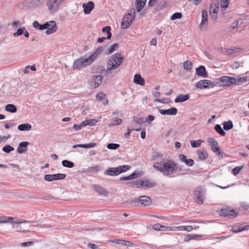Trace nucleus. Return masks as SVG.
I'll use <instances>...</instances> for the list:
<instances>
[{"label":"nucleus","mask_w":249,"mask_h":249,"mask_svg":"<svg viewBox=\"0 0 249 249\" xmlns=\"http://www.w3.org/2000/svg\"><path fill=\"white\" fill-rule=\"evenodd\" d=\"M208 22V14L207 12L205 10L202 11V20L200 24L199 27L200 28H202L203 26H206Z\"/></svg>","instance_id":"obj_23"},{"label":"nucleus","mask_w":249,"mask_h":249,"mask_svg":"<svg viewBox=\"0 0 249 249\" xmlns=\"http://www.w3.org/2000/svg\"><path fill=\"white\" fill-rule=\"evenodd\" d=\"M183 163L188 166H192L194 164V161L192 159H186Z\"/></svg>","instance_id":"obj_59"},{"label":"nucleus","mask_w":249,"mask_h":249,"mask_svg":"<svg viewBox=\"0 0 249 249\" xmlns=\"http://www.w3.org/2000/svg\"><path fill=\"white\" fill-rule=\"evenodd\" d=\"M119 47V45L117 43H114L112 45L108 50L107 53L110 54L115 51Z\"/></svg>","instance_id":"obj_54"},{"label":"nucleus","mask_w":249,"mask_h":249,"mask_svg":"<svg viewBox=\"0 0 249 249\" xmlns=\"http://www.w3.org/2000/svg\"><path fill=\"white\" fill-rule=\"evenodd\" d=\"M114 122L109 124V126L118 125L121 124L122 121L120 118H113Z\"/></svg>","instance_id":"obj_51"},{"label":"nucleus","mask_w":249,"mask_h":249,"mask_svg":"<svg viewBox=\"0 0 249 249\" xmlns=\"http://www.w3.org/2000/svg\"><path fill=\"white\" fill-rule=\"evenodd\" d=\"M94 7V3L92 1H89L83 4L85 14H89Z\"/></svg>","instance_id":"obj_19"},{"label":"nucleus","mask_w":249,"mask_h":249,"mask_svg":"<svg viewBox=\"0 0 249 249\" xmlns=\"http://www.w3.org/2000/svg\"><path fill=\"white\" fill-rule=\"evenodd\" d=\"M215 130L220 135L222 136H224L226 135V133L224 131V130L222 128L221 126L219 124H217L214 126V127Z\"/></svg>","instance_id":"obj_39"},{"label":"nucleus","mask_w":249,"mask_h":249,"mask_svg":"<svg viewBox=\"0 0 249 249\" xmlns=\"http://www.w3.org/2000/svg\"><path fill=\"white\" fill-rule=\"evenodd\" d=\"M25 27L23 26L21 28H18L17 32L13 33V36L14 37H18L23 34L24 31L25 30Z\"/></svg>","instance_id":"obj_46"},{"label":"nucleus","mask_w":249,"mask_h":249,"mask_svg":"<svg viewBox=\"0 0 249 249\" xmlns=\"http://www.w3.org/2000/svg\"><path fill=\"white\" fill-rule=\"evenodd\" d=\"M92 62L91 56L86 54L76 59L74 61L73 69L74 70H79L90 65Z\"/></svg>","instance_id":"obj_3"},{"label":"nucleus","mask_w":249,"mask_h":249,"mask_svg":"<svg viewBox=\"0 0 249 249\" xmlns=\"http://www.w3.org/2000/svg\"><path fill=\"white\" fill-rule=\"evenodd\" d=\"M14 148L8 144L5 145L2 148V151L6 153H9L11 151H14Z\"/></svg>","instance_id":"obj_48"},{"label":"nucleus","mask_w":249,"mask_h":249,"mask_svg":"<svg viewBox=\"0 0 249 249\" xmlns=\"http://www.w3.org/2000/svg\"><path fill=\"white\" fill-rule=\"evenodd\" d=\"M190 98V95L188 94H180L175 98V103H180L183 102L187 100H188Z\"/></svg>","instance_id":"obj_26"},{"label":"nucleus","mask_w":249,"mask_h":249,"mask_svg":"<svg viewBox=\"0 0 249 249\" xmlns=\"http://www.w3.org/2000/svg\"><path fill=\"white\" fill-rule=\"evenodd\" d=\"M194 196L196 197V201L198 204H202L203 203L204 197L201 187H197L194 190Z\"/></svg>","instance_id":"obj_14"},{"label":"nucleus","mask_w":249,"mask_h":249,"mask_svg":"<svg viewBox=\"0 0 249 249\" xmlns=\"http://www.w3.org/2000/svg\"><path fill=\"white\" fill-rule=\"evenodd\" d=\"M94 190L98 193V194L103 196H107L108 195L107 192L102 187L98 186L96 185H93Z\"/></svg>","instance_id":"obj_28"},{"label":"nucleus","mask_w":249,"mask_h":249,"mask_svg":"<svg viewBox=\"0 0 249 249\" xmlns=\"http://www.w3.org/2000/svg\"><path fill=\"white\" fill-rule=\"evenodd\" d=\"M162 159V161L157 162L153 165L154 169L162 173L164 176H169L176 173V162L173 160H167L165 161Z\"/></svg>","instance_id":"obj_1"},{"label":"nucleus","mask_w":249,"mask_h":249,"mask_svg":"<svg viewBox=\"0 0 249 249\" xmlns=\"http://www.w3.org/2000/svg\"><path fill=\"white\" fill-rule=\"evenodd\" d=\"M96 98L97 100L100 101H102L103 102V104L104 105H107L108 104V100L107 99H106V95L101 92H99V93H98L97 95H96Z\"/></svg>","instance_id":"obj_29"},{"label":"nucleus","mask_w":249,"mask_h":249,"mask_svg":"<svg viewBox=\"0 0 249 249\" xmlns=\"http://www.w3.org/2000/svg\"><path fill=\"white\" fill-rule=\"evenodd\" d=\"M104 174L110 176H116L120 174L117 167H109L106 170Z\"/></svg>","instance_id":"obj_21"},{"label":"nucleus","mask_w":249,"mask_h":249,"mask_svg":"<svg viewBox=\"0 0 249 249\" xmlns=\"http://www.w3.org/2000/svg\"><path fill=\"white\" fill-rule=\"evenodd\" d=\"M230 0H221V6L223 8L228 7Z\"/></svg>","instance_id":"obj_60"},{"label":"nucleus","mask_w":249,"mask_h":249,"mask_svg":"<svg viewBox=\"0 0 249 249\" xmlns=\"http://www.w3.org/2000/svg\"><path fill=\"white\" fill-rule=\"evenodd\" d=\"M29 144V142H21L18 147L17 152L19 154H21L26 152L27 150V147Z\"/></svg>","instance_id":"obj_20"},{"label":"nucleus","mask_w":249,"mask_h":249,"mask_svg":"<svg viewBox=\"0 0 249 249\" xmlns=\"http://www.w3.org/2000/svg\"><path fill=\"white\" fill-rule=\"evenodd\" d=\"M174 231H191L193 230V228L191 226H181L176 227Z\"/></svg>","instance_id":"obj_34"},{"label":"nucleus","mask_w":249,"mask_h":249,"mask_svg":"<svg viewBox=\"0 0 249 249\" xmlns=\"http://www.w3.org/2000/svg\"><path fill=\"white\" fill-rule=\"evenodd\" d=\"M161 228H164V225L159 223L155 224L153 226V228L156 231H161Z\"/></svg>","instance_id":"obj_61"},{"label":"nucleus","mask_w":249,"mask_h":249,"mask_svg":"<svg viewBox=\"0 0 249 249\" xmlns=\"http://www.w3.org/2000/svg\"><path fill=\"white\" fill-rule=\"evenodd\" d=\"M154 101L162 104H168L170 102V100L167 98H164L162 99H155Z\"/></svg>","instance_id":"obj_55"},{"label":"nucleus","mask_w":249,"mask_h":249,"mask_svg":"<svg viewBox=\"0 0 249 249\" xmlns=\"http://www.w3.org/2000/svg\"><path fill=\"white\" fill-rule=\"evenodd\" d=\"M238 214V212L235 210L230 208H223L221 210L220 215L221 216L227 217L229 218H234Z\"/></svg>","instance_id":"obj_9"},{"label":"nucleus","mask_w":249,"mask_h":249,"mask_svg":"<svg viewBox=\"0 0 249 249\" xmlns=\"http://www.w3.org/2000/svg\"><path fill=\"white\" fill-rule=\"evenodd\" d=\"M117 168L119 169V172L120 174L122 173L126 172V171L128 170L130 168V166L127 165H123L117 167Z\"/></svg>","instance_id":"obj_45"},{"label":"nucleus","mask_w":249,"mask_h":249,"mask_svg":"<svg viewBox=\"0 0 249 249\" xmlns=\"http://www.w3.org/2000/svg\"><path fill=\"white\" fill-rule=\"evenodd\" d=\"M202 142H203V141L201 140L197 141L192 140L190 142V143L192 147L195 148L199 147Z\"/></svg>","instance_id":"obj_42"},{"label":"nucleus","mask_w":249,"mask_h":249,"mask_svg":"<svg viewBox=\"0 0 249 249\" xmlns=\"http://www.w3.org/2000/svg\"><path fill=\"white\" fill-rule=\"evenodd\" d=\"M103 51V48L102 47H99L96 49V50L94 51L93 52L91 53L90 55H89V56H91V60L93 62L95 58L97 57V56L100 54Z\"/></svg>","instance_id":"obj_32"},{"label":"nucleus","mask_w":249,"mask_h":249,"mask_svg":"<svg viewBox=\"0 0 249 249\" xmlns=\"http://www.w3.org/2000/svg\"><path fill=\"white\" fill-rule=\"evenodd\" d=\"M183 68L187 71H190L192 68V63L189 61H186L183 64Z\"/></svg>","instance_id":"obj_49"},{"label":"nucleus","mask_w":249,"mask_h":249,"mask_svg":"<svg viewBox=\"0 0 249 249\" xmlns=\"http://www.w3.org/2000/svg\"><path fill=\"white\" fill-rule=\"evenodd\" d=\"M102 82V77L100 75H93L90 77L89 81V88L98 87Z\"/></svg>","instance_id":"obj_10"},{"label":"nucleus","mask_w":249,"mask_h":249,"mask_svg":"<svg viewBox=\"0 0 249 249\" xmlns=\"http://www.w3.org/2000/svg\"><path fill=\"white\" fill-rule=\"evenodd\" d=\"M197 154L198 158L200 160H205L208 158V156L207 152L204 150H198L197 152Z\"/></svg>","instance_id":"obj_33"},{"label":"nucleus","mask_w":249,"mask_h":249,"mask_svg":"<svg viewBox=\"0 0 249 249\" xmlns=\"http://www.w3.org/2000/svg\"><path fill=\"white\" fill-rule=\"evenodd\" d=\"M45 0H32L31 4L33 7H39L43 5Z\"/></svg>","instance_id":"obj_35"},{"label":"nucleus","mask_w":249,"mask_h":249,"mask_svg":"<svg viewBox=\"0 0 249 249\" xmlns=\"http://www.w3.org/2000/svg\"><path fill=\"white\" fill-rule=\"evenodd\" d=\"M142 176V174L139 171H134L131 175L123 177L120 178V180H129L138 178Z\"/></svg>","instance_id":"obj_18"},{"label":"nucleus","mask_w":249,"mask_h":249,"mask_svg":"<svg viewBox=\"0 0 249 249\" xmlns=\"http://www.w3.org/2000/svg\"><path fill=\"white\" fill-rule=\"evenodd\" d=\"M64 0H47V6L49 12L51 14L56 13Z\"/></svg>","instance_id":"obj_6"},{"label":"nucleus","mask_w":249,"mask_h":249,"mask_svg":"<svg viewBox=\"0 0 249 249\" xmlns=\"http://www.w3.org/2000/svg\"><path fill=\"white\" fill-rule=\"evenodd\" d=\"M31 222L22 219L14 220V218L10 216H0V223H10L12 224L30 223Z\"/></svg>","instance_id":"obj_8"},{"label":"nucleus","mask_w":249,"mask_h":249,"mask_svg":"<svg viewBox=\"0 0 249 249\" xmlns=\"http://www.w3.org/2000/svg\"><path fill=\"white\" fill-rule=\"evenodd\" d=\"M240 206L244 210H247L249 209V203L241 202L240 203Z\"/></svg>","instance_id":"obj_63"},{"label":"nucleus","mask_w":249,"mask_h":249,"mask_svg":"<svg viewBox=\"0 0 249 249\" xmlns=\"http://www.w3.org/2000/svg\"><path fill=\"white\" fill-rule=\"evenodd\" d=\"M236 83L238 85L239 83H245L247 82L248 80V77L244 76L243 77H239L236 79Z\"/></svg>","instance_id":"obj_53"},{"label":"nucleus","mask_w":249,"mask_h":249,"mask_svg":"<svg viewBox=\"0 0 249 249\" xmlns=\"http://www.w3.org/2000/svg\"><path fill=\"white\" fill-rule=\"evenodd\" d=\"M18 129L19 131H29L32 129V125L30 124L25 123L18 125Z\"/></svg>","instance_id":"obj_30"},{"label":"nucleus","mask_w":249,"mask_h":249,"mask_svg":"<svg viewBox=\"0 0 249 249\" xmlns=\"http://www.w3.org/2000/svg\"><path fill=\"white\" fill-rule=\"evenodd\" d=\"M124 58L121 56L119 53H116L112 55L108 60L107 65L106 73H110L111 71L116 69L121 64Z\"/></svg>","instance_id":"obj_2"},{"label":"nucleus","mask_w":249,"mask_h":249,"mask_svg":"<svg viewBox=\"0 0 249 249\" xmlns=\"http://www.w3.org/2000/svg\"><path fill=\"white\" fill-rule=\"evenodd\" d=\"M243 168V166H237L233 168L232 170V173L234 175L236 176L238 175L241 169Z\"/></svg>","instance_id":"obj_57"},{"label":"nucleus","mask_w":249,"mask_h":249,"mask_svg":"<svg viewBox=\"0 0 249 249\" xmlns=\"http://www.w3.org/2000/svg\"><path fill=\"white\" fill-rule=\"evenodd\" d=\"M5 110L11 113H15L17 111L16 106L13 104H8L5 106Z\"/></svg>","instance_id":"obj_36"},{"label":"nucleus","mask_w":249,"mask_h":249,"mask_svg":"<svg viewBox=\"0 0 249 249\" xmlns=\"http://www.w3.org/2000/svg\"><path fill=\"white\" fill-rule=\"evenodd\" d=\"M135 17V10L132 8L131 10V13L125 14L123 16L121 21V28L123 29L127 28L134 20Z\"/></svg>","instance_id":"obj_4"},{"label":"nucleus","mask_w":249,"mask_h":249,"mask_svg":"<svg viewBox=\"0 0 249 249\" xmlns=\"http://www.w3.org/2000/svg\"><path fill=\"white\" fill-rule=\"evenodd\" d=\"M213 85L212 81L209 80H201L196 84V88L199 89L208 88Z\"/></svg>","instance_id":"obj_15"},{"label":"nucleus","mask_w":249,"mask_h":249,"mask_svg":"<svg viewBox=\"0 0 249 249\" xmlns=\"http://www.w3.org/2000/svg\"><path fill=\"white\" fill-rule=\"evenodd\" d=\"M196 74L201 77L206 78L208 77L207 72L203 66H200L196 69Z\"/></svg>","instance_id":"obj_22"},{"label":"nucleus","mask_w":249,"mask_h":249,"mask_svg":"<svg viewBox=\"0 0 249 249\" xmlns=\"http://www.w3.org/2000/svg\"><path fill=\"white\" fill-rule=\"evenodd\" d=\"M62 164L64 167L71 168L74 166V163L72 161L68 160H63L62 161Z\"/></svg>","instance_id":"obj_41"},{"label":"nucleus","mask_w":249,"mask_h":249,"mask_svg":"<svg viewBox=\"0 0 249 249\" xmlns=\"http://www.w3.org/2000/svg\"><path fill=\"white\" fill-rule=\"evenodd\" d=\"M97 123V121L95 119H91L89 120H86L82 122L83 126H87V125H94Z\"/></svg>","instance_id":"obj_40"},{"label":"nucleus","mask_w":249,"mask_h":249,"mask_svg":"<svg viewBox=\"0 0 249 249\" xmlns=\"http://www.w3.org/2000/svg\"><path fill=\"white\" fill-rule=\"evenodd\" d=\"M162 157L163 155L157 152H154L152 154V160H157L160 158L162 159Z\"/></svg>","instance_id":"obj_50"},{"label":"nucleus","mask_w":249,"mask_h":249,"mask_svg":"<svg viewBox=\"0 0 249 249\" xmlns=\"http://www.w3.org/2000/svg\"><path fill=\"white\" fill-rule=\"evenodd\" d=\"M223 129L225 130H229L233 128V124L231 121L224 122L223 124Z\"/></svg>","instance_id":"obj_37"},{"label":"nucleus","mask_w":249,"mask_h":249,"mask_svg":"<svg viewBox=\"0 0 249 249\" xmlns=\"http://www.w3.org/2000/svg\"><path fill=\"white\" fill-rule=\"evenodd\" d=\"M111 28L109 26H107L106 27H104L102 29V32L105 33L106 32L107 33V39H110L111 37V33L110 32Z\"/></svg>","instance_id":"obj_43"},{"label":"nucleus","mask_w":249,"mask_h":249,"mask_svg":"<svg viewBox=\"0 0 249 249\" xmlns=\"http://www.w3.org/2000/svg\"><path fill=\"white\" fill-rule=\"evenodd\" d=\"M146 0H136L135 7L137 12H140L145 5Z\"/></svg>","instance_id":"obj_25"},{"label":"nucleus","mask_w":249,"mask_h":249,"mask_svg":"<svg viewBox=\"0 0 249 249\" xmlns=\"http://www.w3.org/2000/svg\"><path fill=\"white\" fill-rule=\"evenodd\" d=\"M143 188H149L155 186L156 183L154 181H151L149 180H145L143 181Z\"/></svg>","instance_id":"obj_38"},{"label":"nucleus","mask_w":249,"mask_h":249,"mask_svg":"<svg viewBox=\"0 0 249 249\" xmlns=\"http://www.w3.org/2000/svg\"><path fill=\"white\" fill-rule=\"evenodd\" d=\"M134 82L136 84L143 86L144 85V79L141 77L140 74H136L134 76Z\"/></svg>","instance_id":"obj_27"},{"label":"nucleus","mask_w":249,"mask_h":249,"mask_svg":"<svg viewBox=\"0 0 249 249\" xmlns=\"http://www.w3.org/2000/svg\"><path fill=\"white\" fill-rule=\"evenodd\" d=\"M241 227H239L237 226H234L232 228L231 231H233L234 233H237L241 232Z\"/></svg>","instance_id":"obj_64"},{"label":"nucleus","mask_w":249,"mask_h":249,"mask_svg":"<svg viewBox=\"0 0 249 249\" xmlns=\"http://www.w3.org/2000/svg\"><path fill=\"white\" fill-rule=\"evenodd\" d=\"M46 24H47V28H46V33L47 35L52 34L56 31L57 27L55 21H47L46 22Z\"/></svg>","instance_id":"obj_13"},{"label":"nucleus","mask_w":249,"mask_h":249,"mask_svg":"<svg viewBox=\"0 0 249 249\" xmlns=\"http://www.w3.org/2000/svg\"><path fill=\"white\" fill-rule=\"evenodd\" d=\"M10 137V135L3 136H0V143L6 142Z\"/></svg>","instance_id":"obj_62"},{"label":"nucleus","mask_w":249,"mask_h":249,"mask_svg":"<svg viewBox=\"0 0 249 249\" xmlns=\"http://www.w3.org/2000/svg\"><path fill=\"white\" fill-rule=\"evenodd\" d=\"M66 175L65 174L58 173L56 174H47L44 177V179L48 181L63 179L65 178Z\"/></svg>","instance_id":"obj_12"},{"label":"nucleus","mask_w":249,"mask_h":249,"mask_svg":"<svg viewBox=\"0 0 249 249\" xmlns=\"http://www.w3.org/2000/svg\"><path fill=\"white\" fill-rule=\"evenodd\" d=\"M239 49L235 48L234 49H226L224 53L227 55H232L237 52Z\"/></svg>","instance_id":"obj_47"},{"label":"nucleus","mask_w":249,"mask_h":249,"mask_svg":"<svg viewBox=\"0 0 249 249\" xmlns=\"http://www.w3.org/2000/svg\"><path fill=\"white\" fill-rule=\"evenodd\" d=\"M182 17V14L179 12L175 13L171 17L170 19L171 20H175L177 19H180Z\"/></svg>","instance_id":"obj_56"},{"label":"nucleus","mask_w":249,"mask_h":249,"mask_svg":"<svg viewBox=\"0 0 249 249\" xmlns=\"http://www.w3.org/2000/svg\"><path fill=\"white\" fill-rule=\"evenodd\" d=\"M208 142L211 146L212 151L216 153L219 158L222 159L223 157L220 147L219 146L218 142L213 138H208Z\"/></svg>","instance_id":"obj_7"},{"label":"nucleus","mask_w":249,"mask_h":249,"mask_svg":"<svg viewBox=\"0 0 249 249\" xmlns=\"http://www.w3.org/2000/svg\"><path fill=\"white\" fill-rule=\"evenodd\" d=\"M202 236L199 234H188L184 238L186 242L192 240H202Z\"/></svg>","instance_id":"obj_24"},{"label":"nucleus","mask_w":249,"mask_h":249,"mask_svg":"<svg viewBox=\"0 0 249 249\" xmlns=\"http://www.w3.org/2000/svg\"><path fill=\"white\" fill-rule=\"evenodd\" d=\"M219 80L220 82L222 83L224 86L230 87L234 84H237L236 83V78L228 76H223L219 77Z\"/></svg>","instance_id":"obj_11"},{"label":"nucleus","mask_w":249,"mask_h":249,"mask_svg":"<svg viewBox=\"0 0 249 249\" xmlns=\"http://www.w3.org/2000/svg\"><path fill=\"white\" fill-rule=\"evenodd\" d=\"M219 11V6H217L216 4L214 3L211 4L210 7V15L212 18L214 19L215 20L217 18V13Z\"/></svg>","instance_id":"obj_16"},{"label":"nucleus","mask_w":249,"mask_h":249,"mask_svg":"<svg viewBox=\"0 0 249 249\" xmlns=\"http://www.w3.org/2000/svg\"><path fill=\"white\" fill-rule=\"evenodd\" d=\"M120 147V145L117 143H110L107 145V148L109 149L116 150Z\"/></svg>","instance_id":"obj_52"},{"label":"nucleus","mask_w":249,"mask_h":249,"mask_svg":"<svg viewBox=\"0 0 249 249\" xmlns=\"http://www.w3.org/2000/svg\"><path fill=\"white\" fill-rule=\"evenodd\" d=\"M143 182L142 180L135 181V188H143Z\"/></svg>","instance_id":"obj_58"},{"label":"nucleus","mask_w":249,"mask_h":249,"mask_svg":"<svg viewBox=\"0 0 249 249\" xmlns=\"http://www.w3.org/2000/svg\"><path fill=\"white\" fill-rule=\"evenodd\" d=\"M33 26L36 29L44 30L47 28V24H46V22L44 24H41L37 21H35L33 23Z\"/></svg>","instance_id":"obj_31"},{"label":"nucleus","mask_w":249,"mask_h":249,"mask_svg":"<svg viewBox=\"0 0 249 249\" xmlns=\"http://www.w3.org/2000/svg\"><path fill=\"white\" fill-rule=\"evenodd\" d=\"M129 203L131 205L137 206H148L151 203V199L150 197L146 196H140L138 199H135L129 201Z\"/></svg>","instance_id":"obj_5"},{"label":"nucleus","mask_w":249,"mask_h":249,"mask_svg":"<svg viewBox=\"0 0 249 249\" xmlns=\"http://www.w3.org/2000/svg\"><path fill=\"white\" fill-rule=\"evenodd\" d=\"M160 113L163 115H176L178 113V110L176 107H172L168 109H159Z\"/></svg>","instance_id":"obj_17"},{"label":"nucleus","mask_w":249,"mask_h":249,"mask_svg":"<svg viewBox=\"0 0 249 249\" xmlns=\"http://www.w3.org/2000/svg\"><path fill=\"white\" fill-rule=\"evenodd\" d=\"M101 167L100 166L97 165L92 167H89L88 168V171L91 173H96L101 170Z\"/></svg>","instance_id":"obj_44"}]
</instances>
